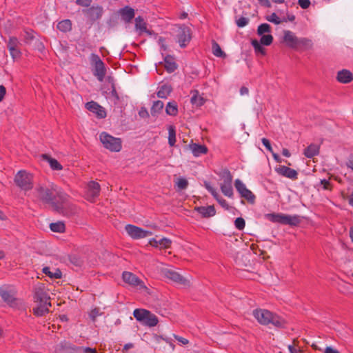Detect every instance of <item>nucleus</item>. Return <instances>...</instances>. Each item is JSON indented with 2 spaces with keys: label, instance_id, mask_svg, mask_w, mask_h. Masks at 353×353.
Instances as JSON below:
<instances>
[{
  "label": "nucleus",
  "instance_id": "5",
  "mask_svg": "<svg viewBox=\"0 0 353 353\" xmlns=\"http://www.w3.org/2000/svg\"><path fill=\"white\" fill-rule=\"evenodd\" d=\"M133 315L137 321L149 327H154L159 323L157 316L145 309H135Z\"/></svg>",
  "mask_w": 353,
  "mask_h": 353
},
{
  "label": "nucleus",
  "instance_id": "16",
  "mask_svg": "<svg viewBox=\"0 0 353 353\" xmlns=\"http://www.w3.org/2000/svg\"><path fill=\"white\" fill-rule=\"evenodd\" d=\"M299 37L290 30H283V36L281 37L280 41L284 43L288 48L292 50L295 49Z\"/></svg>",
  "mask_w": 353,
  "mask_h": 353
},
{
  "label": "nucleus",
  "instance_id": "62",
  "mask_svg": "<svg viewBox=\"0 0 353 353\" xmlns=\"http://www.w3.org/2000/svg\"><path fill=\"white\" fill-rule=\"evenodd\" d=\"M259 2L264 6L270 7V2L269 0H258Z\"/></svg>",
  "mask_w": 353,
  "mask_h": 353
},
{
  "label": "nucleus",
  "instance_id": "48",
  "mask_svg": "<svg viewBox=\"0 0 353 353\" xmlns=\"http://www.w3.org/2000/svg\"><path fill=\"white\" fill-rule=\"evenodd\" d=\"M57 28L61 32H66L71 30L72 23H57Z\"/></svg>",
  "mask_w": 353,
  "mask_h": 353
},
{
  "label": "nucleus",
  "instance_id": "40",
  "mask_svg": "<svg viewBox=\"0 0 353 353\" xmlns=\"http://www.w3.org/2000/svg\"><path fill=\"white\" fill-rule=\"evenodd\" d=\"M176 130L174 125L168 127V143L170 146H174L176 143Z\"/></svg>",
  "mask_w": 353,
  "mask_h": 353
},
{
  "label": "nucleus",
  "instance_id": "1",
  "mask_svg": "<svg viewBox=\"0 0 353 353\" xmlns=\"http://www.w3.org/2000/svg\"><path fill=\"white\" fill-rule=\"evenodd\" d=\"M69 198L57 185H52L46 190V203H50L54 211L65 216H71L78 212L77 207L70 201Z\"/></svg>",
  "mask_w": 353,
  "mask_h": 353
},
{
  "label": "nucleus",
  "instance_id": "52",
  "mask_svg": "<svg viewBox=\"0 0 353 353\" xmlns=\"http://www.w3.org/2000/svg\"><path fill=\"white\" fill-rule=\"evenodd\" d=\"M262 143L263 145L266 148V149L270 151V152H272V148L271 146V144L270 143V141L266 138H263L261 139Z\"/></svg>",
  "mask_w": 353,
  "mask_h": 353
},
{
  "label": "nucleus",
  "instance_id": "56",
  "mask_svg": "<svg viewBox=\"0 0 353 353\" xmlns=\"http://www.w3.org/2000/svg\"><path fill=\"white\" fill-rule=\"evenodd\" d=\"M76 2L79 6H88L92 2V0H77Z\"/></svg>",
  "mask_w": 353,
  "mask_h": 353
},
{
  "label": "nucleus",
  "instance_id": "27",
  "mask_svg": "<svg viewBox=\"0 0 353 353\" xmlns=\"http://www.w3.org/2000/svg\"><path fill=\"white\" fill-rule=\"evenodd\" d=\"M189 147L194 157L206 154L208 151V148L205 145L192 143L189 145Z\"/></svg>",
  "mask_w": 353,
  "mask_h": 353
},
{
  "label": "nucleus",
  "instance_id": "55",
  "mask_svg": "<svg viewBox=\"0 0 353 353\" xmlns=\"http://www.w3.org/2000/svg\"><path fill=\"white\" fill-rule=\"evenodd\" d=\"M6 94V88L4 85H0V102L2 101Z\"/></svg>",
  "mask_w": 353,
  "mask_h": 353
},
{
  "label": "nucleus",
  "instance_id": "41",
  "mask_svg": "<svg viewBox=\"0 0 353 353\" xmlns=\"http://www.w3.org/2000/svg\"><path fill=\"white\" fill-rule=\"evenodd\" d=\"M164 104L161 101H156L153 103V105L150 109L151 114L155 116L159 113L163 108Z\"/></svg>",
  "mask_w": 353,
  "mask_h": 353
},
{
  "label": "nucleus",
  "instance_id": "53",
  "mask_svg": "<svg viewBox=\"0 0 353 353\" xmlns=\"http://www.w3.org/2000/svg\"><path fill=\"white\" fill-rule=\"evenodd\" d=\"M174 338L179 342V343H181V344L183 345H187L189 343V341L185 339V338H183L182 336H178V335H176V334H174Z\"/></svg>",
  "mask_w": 353,
  "mask_h": 353
},
{
  "label": "nucleus",
  "instance_id": "43",
  "mask_svg": "<svg viewBox=\"0 0 353 353\" xmlns=\"http://www.w3.org/2000/svg\"><path fill=\"white\" fill-rule=\"evenodd\" d=\"M251 44L253 46L256 53H260L263 56H265L266 54L265 49L261 46L262 44L260 43L256 39L252 40Z\"/></svg>",
  "mask_w": 353,
  "mask_h": 353
},
{
  "label": "nucleus",
  "instance_id": "59",
  "mask_svg": "<svg viewBox=\"0 0 353 353\" xmlns=\"http://www.w3.org/2000/svg\"><path fill=\"white\" fill-rule=\"evenodd\" d=\"M133 347H134V345H133L132 343H127V344H125V345L123 346V349H122V352H123V353H127V352H127V350H128V349H130V348Z\"/></svg>",
  "mask_w": 353,
  "mask_h": 353
},
{
  "label": "nucleus",
  "instance_id": "26",
  "mask_svg": "<svg viewBox=\"0 0 353 353\" xmlns=\"http://www.w3.org/2000/svg\"><path fill=\"white\" fill-rule=\"evenodd\" d=\"M165 276L168 279L173 281L175 283H179V284L185 285L188 281L185 278H183L178 272L173 271V270H168L165 272Z\"/></svg>",
  "mask_w": 353,
  "mask_h": 353
},
{
  "label": "nucleus",
  "instance_id": "57",
  "mask_svg": "<svg viewBox=\"0 0 353 353\" xmlns=\"http://www.w3.org/2000/svg\"><path fill=\"white\" fill-rule=\"evenodd\" d=\"M346 165L353 171V154L350 155Z\"/></svg>",
  "mask_w": 353,
  "mask_h": 353
},
{
  "label": "nucleus",
  "instance_id": "11",
  "mask_svg": "<svg viewBox=\"0 0 353 353\" xmlns=\"http://www.w3.org/2000/svg\"><path fill=\"white\" fill-rule=\"evenodd\" d=\"M234 186L240 196L244 198L249 203L254 204L255 203V195L246 188L245 185L240 179L235 180Z\"/></svg>",
  "mask_w": 353,
  "mask_h": 353
},
{
  "label": "nucleus",
  "instance_id": "37",
  "mask_svg": "<svg viewBox=\"0 0 353 353\" xmlns=\"http://www.w3.org/2000/svg\"><path fill=\"white\" fill-rule=\"evenodd\" d=\"M46 161L48 162L50 168L52 170H61L63 169L62 165L55 159L46 154Z\"/></svg>",
  "mask_w": 353,
  "mask_h": 353
},
{
  "label": "nucleus",
  "instance_id": "47",
  "mask_svg": "<svg viewBox=\"0 0 353 353\" xmlns=\"http://www.w3.org/2000/svg\"><path fill=\"white\" fill-rule=\"evenodd\" d=\"M260 43L264 46H270L273 41V37L270 34L261 35Z\"/></svg>",
  "mask_w": 353,
  "mask_h": 353
},
{
  "label": "nucleus",
  "instance_id": "15",
  "mask_svg": "<svg viewBox=\"0 0 353 353\" xmlns=\"http://www.w3.org/2000/svg\"><path fill=\"white\" fill-rule=\"evenodd\" d=\"M123 281L128 285L133 287H139L140 288H145L144 283L134 274L124 271L122 274Z\"/></svg>",
  "mask_w": 353,
  "mask_h": 353
},
{
  "label": "nucleus",
  "instance_id": "33",
  "mask_svg": "<svg viewBox=\"0 0 353 353\" xmlns=\"http://www.w3.org/2000/svg\"><path fill=\"white\" fill-rule=\"evenodd\" d=\"M319 147L316 144L309 145L303 152L304 155L307 158H313L314 156L319 154Z\"/></svg>",
  "mask_w": 353,
  "mask_h": 353
},
{
  "label": "nucleus",
  "instance_id": "10",
  "mask_svg": "<svg viewBox=\"0 0 353 353\" xmlns=\"http://www.w3.org/2000/svg\"><path fill=\"white\" fill-rule=\"evenodd\" d=\"M176 41L181 48H185L190 42L192 38V32L188 26L182 24L178 26L176 33Z\"/></svg>",
  "mask_w": 353,
  "mask_h": 353
},
{
  "label": "nucleus",
  "instance_id": "28",
  "mask_svg": "<svg viewBox=\"0 0 353 353\" xmlns=\"http://www.w3.org/2000/svg\"><path fill=\"white\" fill-rule=\"evenodd\" d=\"M61 345L63 348L70 349L74 351H82L83 353H97L96 349L90 348V347H75L72 345L71 343L64 341L61 343Z\"/></svg>",
  "mask_w": 353,
  "mask_h": 353
},
{
  "label": "nucleus",
  "instance_id": "50",
  "mask_svg": "<svg viewBox=\"0 0 353 353\" xmlns=\"http://www.w3.org/2000/svg\"><path fill=\"white\" fill-rule=\"evenodd\" d=\"M320 183L321 185H323V188L324 190H332V185L328 180L322 179V180H321Z\"/></svg>",
  "mask_w": 353,
  "mask_h": 353
},
{
  "label": "nucleus",
  "instance_id": "42",
  "mask_svg": "<svg viewBox=\"0 0 353 353\" xmlns=\"http://www.w3.org/2000/svg\"><path fill=\"white\" fill-rule=\"evenodd\" d=\"M223 183H232L233 176L228 169H223L219 174Z\"/></svg>",
  "mask_w": 353,
  "mask_h": 353
},
{
  "label": "nucleus",
  "instance_id": "17",
  "mask_svg": "<svg viewBox=\"0 0 353 353\" xmlns=\"http://www.w3.org/2000/svg\"><path fill=\"white\" fill-rule=\"evenodd\" d=\"M85 108L88 110L95 114L99 119L106 117L107 114L105 108L94 101L86 103Z\"/></svg>",
  "mask_w": 353,
  "mask_h": 353
},
{
  "label": "nucleus",
  "instance_id": "13",
  "mask_svg": "<svg viewBox=\"0 0 353 353\" xmlns=\"http://www.w3.org/2000/svg\"><path fill=\"white\" fill-rule=\"evenodd\" d=\"M125 229L128 234L134 239H143L152 234V232L131 224L126 225Z\"/></svg>",
  "mask_w": 353,
  "mask_h": 353
},
{
  "label": "nucleus",
  "instance_id": "30",
  "mask_svg": "<svg viewBox=\"0 0 353 353\" xmlns=\"http://www.w3.org/2000/svg\"><path fill=\"white\" fill-rule=\"evenodd\" d=\"M191 94L190 101L192 105L201 107L205 103V99L202 96L199 95V92L197 90H192Z\"/></svg>",
  "mask_w": 353,
  "mask_h": 353
},
{
  "label": "nucleus",
  "instance_id": "61",
  "mask_svg": "<svg viewBox=\"0 0 353 353\" xmlns=\"http://www.w3.org/2000/svg\"><path fill=\"white\" fill-rule=\"evenodd\" d=\"M112 96L114 97L117 100L119 99V94L115 89L114 85H112V90L111 91Z\"/></svg>",
  "mask_w": 353,
  "mask_h": 353
},
{
  "label": "nucleus",
  "instance_id": "63",
  "mask_svg": "<svg viewBox=\"0 0 353 353\" xmlns=\"http://www.w3.org/2000/svg\"><path fill=\"white\" fill-rule=\"evenodd\" d=\"M249 92V90H248V88L245 87V86H243L240 89V93L241 95H244V94H248Z\"/></svg>",
  "mask_w": 353,
  "mask_h": 353
},
{
  "label": "nucleus",
  "instance_id": "20",
  "mask_svg": "<svg viewBox=\"0 0 353 353\" xmlns=\"http://www.w3.org/2000/svg\"><path fill=\"white\" fill-rule=\"evenodd\" d=\"M313 46L314 43L311 39L305 37H301L298 39L294 50L299 52L306 51L312 50Z\"/></svg>",
  "mask_w": 353,
  "mask_h": 353
},
{
  "label": "nucleus",
  "instance_id": "34",
  "mask_svg": "<svg viewBox=\"0 0 353 353\" xmlns=\"http://www.w3.org/2000/svg\"><path fill=\"white\" fill-rule=\"evenodd\" d=\"M165 112L168 115L176 116L178 114V105L176 101H172L167 103L165 107Z\"/></svg>",
  "mask_w": 353,
  "mask_h": 353
},
{
  "label": "nucleus",
  "instance_id": "22",
  "mask_svg": "<svg viewBox=\"0 0 353 353\" xmlns=\"http://www.w3.org/2000/svg\"><path fill=\"white\" fill-rule=\"evenodd\" d=\"M336 80L341 83H349L353 80V74L349 70L343 69L337 72Z\"/></svg>",
  "mask_w": 353,
  "mask_h": 353
},
{
  "label": "nucleus",
  "instance_id": "39",
  "mask_svg": "<svg viewBox=\"0 0 353 353\" xmlns=\"http://www.w3.org/2000/svg\"><path fill=\"white\" fill-rule=\"evenodd\" d=\"M46 276H49L50 279H61L62 272L59 268H56L52 271L49 267L46 266Z\"/></svg>",
  "mask_w": 353,
  "mask_h": 353
},
{
  "label": "nucleus",
  "instance_id": "21",
  "mask_svg": "<svg viewBox=\"0 0 353 353\" xmlns=\"http://www.w3.org/2000/svg\"><path fill=\"white\" fill-rule=\"evenodd\" d=\"M205 187L208 190L209 192L213 196V197L216 200V201L220 204V205L225 209L228 210L230 206L226 201L225 199H223L216 192V190L212 188L208 183H205Z\"/></svg>",
  "mask_w": 353,
  "mask_h": 353
},
{
  "label": "nucleus",
  "instance_id": "46",
  "mask_svg": "<svg viewBox=\"0 0 353 353\" xmlns=\"http://www.w3.org/2000/svg\"><path fill=\"white\" fill-rule=\"evenodd\" d=\"M271 32V27L268 23H261L257 29L259 35H263L264 33H270Z\"/></svg>",
  "mask_w": 353,
  "mask_h": 353
},
{
  "label": "nucleus",
  "instance_id": "31",
  "mask_svg": "<svg viewBox=\"0 0 353 353\" xmlns=\"http://www.w3.org/2000/svg\"><path fill=\"white\" fill-rule=\"evenodd\" d=\"M135 32L139 36L146 34L149 36L156 35L153 30L147 28V23H135Z\"/></svg>",
  "mask_w": 353,
  "mask_h": 353
},
{
  "label": "nucleus",
  "instance_id": "64",
  "mask_svg": "<svg viewBox=\"0 0 353 353\" xmlns=\"http://www.w3.org/2000/svg\"><path fill=\"white\" fill-rule=\"evenodd\" d=\"M282 154L286 157H290L291 154L290 152V151L286 149V148H283V150H282Z\"/></svg>",
  "mask_w": 353,
  "mask_h": 353
},
{
  "label": "nucleus",
  "instance_id": "44",
  "mask_svg": "<svg viewBox=\"0 0 353 353\" xmlns=\"http://www.w3.org/2000/svg\"><path fill=\"white\" fill-rule=\"evenodd\" d=\"M175 186L177 190H183L188 188V181L186 179L180 177L175 181Z\"/></svg>",
  "mask_w": 353,
  "mask_h": 353
},
{
  "label": "nucleus",
  "instance_id": "32",
  "mask_svg": "<svg viewBox=\"0 0 353 353\" xmlns=\"http://www.w3.org/2000/svg\"><path fill=\"white\" fill-rule=\"evenodd\" d=\"M172 91V88L170 85L164 84L159 88L157 95L159 98L166 99Z\"/></svg>",
  "mask_w": 353,
  "mask_h": 353
},
{
  "label": "nucleus",
  "instance_id": "8",
  "mask_svg": "<svg viewBox=\"0 0 353 353\" xmlns=\"http://www.w3.org/2000/svg\"><path fill=\"white\" fill-rule=\"evenodd\" d=\"M33 299L34 303H38L37 307L32 308L33 314L36 316H42L44 315V304L43 303L44 299V286L43 283H39L35 287Z\"/></svg>",
  "mask_w": 353,
  "mask_h": 353
},
{
  "label": "nucleus",
  "instance_id": "49",
  "mask_svg": "<svg viewBox=\"0 0 353 353\" xmlns=\"http://www.w3.org/2000/svg\"><path fill=\"white\" fill-rule=\"evenodd\" d=\"M234 225L238 230H242L245 226V220L242 217L236 218L234 221Z\"/></svg>",
  "mask_w": 353,
  "mask_h": 353
},
{
  "label": "nucleus",
  "instance_id": "4",
  "mask_svg": "<svg viewBox=\"0 0 353 353\" xmlns=\"http://www.w3.org/2000/svg\"><path fill=\"white\" fill-rule=\"evenodd\" d=\"M17 290L13 285L4 284L0 287V296L3 301L10 307L17 306L18 299L16 297Z\"/></svg>",
  "mask_w": 353,
  "mask_h": 353
},
{
  "label": "nucleus",
  "instance_id": "29",
  "mask_svg": "<svg viewBox=\"0 0 353 353\" xmlns=\"http://www.w3.org/2000/svg\"><path fill=\"white\" fill-rule=\"evenodd\" d=\"M164 68L169 73L173 72L177 68V64L172 56L168 55L165 57Z\"/></svg>",
  "mask_w": 353,
  "mask_h": 353
},
{
  "label": "nucleus",
  "instance_id": "23",
  "mask_svg": "<svg viewBox=\"0 0 353 353\" xmlns=\"http://www.w3.org/2000/svg\"><path fill=\"white\" fill-rule=\"evenodd\" d=\"M118 14L124 22H130L134 17V10L129 6H125L119 10Z\"/></svg>",
  "mask_w": 353,
  "mask_h": 353
},
{
  "label": "nucleus",
  "instance_id": "24",
  "mask_svg": "<svg viewBox=\"0 0 353 353\" xmlns=\"http://www.w3.org/2000/svg\"><path fill=\"white\" fill-rule=\"evenodd\" d=\"M194 210L199 213L203 218H209L216 214V210L214 205L198 206L194 208Z\"/></svg>",
  "mask_w": 353,
  "mask_h": 353
},
{
  "label": "nucleus",
  "instance_id": "9",
  "mask_svg": "<svg viewBox=\"0 0 353 353\" xmlns=\"http://www.w3.org/2000/svg\"><path fill=\"white\" fill-rule=\"evenodd\" d=\"M90 59L93 67V74L97 77L99 81L102 82L106 74V67L105 63L101 59L99 56L96 54H92Z\"/></svg>",
  "mask_w": 353,
  "mask_h": 353
},
{
  "label": "nucleus",
  "instance_id": "25",
  "mask_svg": "<svg viewBox=\"0 0 353 353\" xmlns=\"http://www.w3.org/2000/svg\"><path fill=\"white\" fill-rule=\"evenodd\" d=\"M149 244L154 248H159L160 249H167L170 248L172 241L168 238H162L160 240H157L154 238L149 241Z\"/></svg>",
  "mask_w": 353,
  "mask_h": 353
},
{
  "label": "nucleus",
  "instance_id": "51",
  "mask_svg": "<svg viewBox=\"0 0 353 353\" xmlns=\"http://www.w3.org/2000/svg\"><path fill=\"white\" fill-rule=\"evenodd\" d=\"M298 3L301 8L306 9L310 6V0H299Z\"/></svg>",
  "mask_w": 353,
  "mask_h": 353
},
{
  "label": "nucleus",
  "instance_id": "7",
  "mask_svg": "<svg viewBox=\"0 0 353 353\" xmlns=\"http://www.w3.org/2000/svg\"><path fill=\"white\" fill-rule=\"evenodd\" d=\"M99 139L103 147L111 152H119L122 148L121 139L114 137L105 132L100 134Z\"/></svg>",
  "mask_w": 353,
  "mask_h": 353
},
{
  "label": "nucleus",
  "instance_id": "18",
  "mask_svg": "<svg viewBox=\"0 0 353 353\" xmlns=\"http://www.w3.org/2000/svg\"><path fill=\"white\" fill-rule=\"evenodd\" d=\"M103 13V8L99 6H92L85 11V14L87 19L93 21L99 19Z\"/></svg>",
  "mask_w": 353,
  "mask_h": 353
},
{
  "label": "nucleus",
  "instance_id": "38",
  "mask_svg": "<svg viewBox=\"0 0 353 353\" xmlns=\"http://www.w3.org/2000/svg\"><path fill=\"white\" fill-rule=\"evenodd\" d=\"M212 53L215 57L223 58L226 57L225 53L221 50L219 43L214 40L212 41Z\"/></svg>",
  "mask_w": 353,
  "mask_h": 353
},
{
  "label": "nucleus",
  "instance_id": "2",
  "mask_svg": "<svg viewBox=\"0 0 353 353\" xmlns=\"http://www.w3.org/2000/svg\"><path fill=\"white\" fill-rule=\"evenodd\" d=\"M253 316L257 321L263 325L272 324L276 327H284L286 325L285 320L268 310L256 309L253 311Z\"/></svg>",
  "mask_w": 353,
  "mask_h": 353
},
{
  "label": "nucleus",
  "instance_id": "54",
  "mask_svg": "<svg viewBox=\"0 0 353 353\" xmlns=\"http://www.w3.org/2000/svg\"><path fill=\"white\" fill-rule=\"evenodd\" d=\"M139 115L142 118L149 117V113L145 108H141L139 111Z\"/></svg>",
  "mask_w": 353,
  "mask_h": 353
},
{
  "label": "nucleus",
  "instance_id": "36",
  "mask_svg": "<svg viewBox=\"0 0 353 353\" xmlns=\"http://www.w3.org/2000/svg\"><path fill=\"white\" fill-rule=\"evenodd\" d=\"M220 188L222 193L225 196L229 198L233 197L234 193L232 183H222L220 185Z\"/></svg>",
  "mask_w": 353,
  "mask_h": 353
},
{
  "label": "nucleus",
  "instance_id": "58",
  "mask_svg": "<svg viewBox=\"0 0 353 353\" xmlns=\"http://www.w3.org/2000/svg\"><path fill=\"white\" fill-rule=\"evenodd\" d=\"M99 314V311H98V309L97 308H94V310H92L91 311V313H90V318L94 321L95 320V318L98 316Z\"/></svg>",
  "mask_w": 353,
  "mask_h": 353
},
{
  "label": "nucleus",
  "instance_id": "60",
  "mask_svg": "<svg viewBox=\"0 0 353 353\" xmlns=\"http://www.w3.org/2000/svg\"><path fill=\"white\" fill-rule=\"evenodd\" d=\"M324 353H339V352L331 347L325 348Z\"/></svg>",
  "mask_w": 353,
  "mask_h": 353
},
{
  "label": "nucleus",
  "instance_id": "6",
  "mask_svg": "<svg viewBox=\"0 0 353 353\" xmlns=\"http://www.w3.org/2000/svg\"><path fill=\"white\" fill-rule=\"evenodd\" d=\"M14 182L21 190L28 191L33 188V176L26 170H19L14 176Z\"/></svg>",
  "mask_w": 353,
  "mask_h": 353
},
{
  "label": "nucleus",
  "instance_id": "12",
  "mask_svg": "<svg viewBox=\"0 0 353 353\" xmlns=\"http://www.w3.org/2000/svg\"><path fill=\"white\" fill-rule=\"evenodd\" d=\"M21 43L16 37H10L7 42V48L13 60H19L21 58L22 52L20 49Z\"/></svg>",
  "mask_w": 353,
  "mask_h": 353
},
{
  "label": "nucleus",
  "instance_id": "19",
  "mask_svg": "<svg viewBox=\"0 0 353 353\" xmlns=\"http://www.w3.org/2000/svg\"><path fill=\"white\" fill-rule=\"evenodd\" d=\"M275 171L278 174L292 180H296L298 179V172L296 170L288 166L280 165L275 168Z\"/></svg>",
  "mask_w": 353,
  "mask_h": 353
},
{
  "label": "nucleus",
  "instance_id": "3",
  "mask_svg": "<svg viewBox=\"0 0 353 353\" xmlns=\"http://www.w3.org/2000/svg\"><path fill=\"white\" fill-rule=\"evenodd\" d=\"M269 221L273 223H279L291 226H296L300 224L301 219L298 215H288L285 214L270 213L266 214Z\"/></svg>",
  "mask_w": 353,
  "mask_h": 353
},
{
  "label": "nucleus",
  "instance_id": "35",
  "mask_svg": "<svg viewBox=\"0 0 353 353\" xmlns=\"http://www.w3.org/2000/svg\"><path fill=\"white\" fill-rule=\"evenodd\" d=\"M50 228L54 232L63 233L65 231V225L63 221H58L50 223Z\"/></svg>",
  "mask_w": 353,
  "mask_h": 353
},
{
  "label": "nucleus",
  "instance_id": "45",
  "mask_svg": "<svg viewBox=\"0 0 353 353\" xmlns=\"http://www.w3.org/2000/svg\"><path fill=\"white\" fill-rule=\"evenodd\" d=\"M24 41L26 43L31 42L34 39V31L30 30H25L23 35Z\"/></svg>",
  "mask_w": 353,
  "mask_h": 353
},
{
  "label": "nucleus",
  "instance_id": "14",
  "mask_svg": "<svg viewBox=\"0 0 353 353\" xmlns=\"http://www.w3.org/2000/svg\"><path fill=\"white\" fill-rule=\"evenodd\" d=\"M101 191V186L99 183L92 181L87 185L85 192V199L90 202H94V199L99 196Z\"/></svg>",
  "mask_w": 353,
  "mask_h": 353
}]
</instances>
